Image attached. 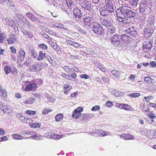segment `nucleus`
<instances>
[{
  "instance_id": "nucleus-1",
  "label": "nucleus",
  "mask_w": 156,
  "mask_h": 156,
  "mask_svg": "<svg viewBox=\"0 0 156 156\" xmlns=\"http://www.w3.org/2000/svg\"><path fill=\"white\" fill-rule=\"evenodd\" d=\"M120 10L122 13L127 17H133L136 14L135 12L131 10V7L128 6L123 5L120 8Z\"/></svg>"
},
{
  "instance_id": "nucleus-2",
  "label": "nucleus",
  "mask_w": 156,
  "mask_h": 156,
  "mask_svg": "<svg viewBox=\"0 0 156 156\" xmlns=\"http://www.w3.org/2000/svg\"><path fill=\"white\" fill-rule=\"evenodd\" d=\"M44 68L43 63L37 62L30 66L28 70L31 72L39 73Z\"/></svg>"
},
{
  "instance_id": "nucleus-3",
  "label": "nucleus",
  "mask_w": 156,
  "mask_h": 156,
  "mask_svg": "<svg viewBox=\"0 0 156 156\" xmlns=\"http://www.w3.org/2000/svg\"><path fill=\"white\" fill-rule=\"evenodd\" d=\"M120 37L119 35L115 34L110 38L112 45L115 47L118 46L120 44Z\"/></svg>"
},
{
  "instance_id": "nucleus-4",
  "label": "nucleus",
  "mask_w": 156,
  "mask_h": 156,
  "mask_svg": "<svg viewBox=\"0 0 156 156\" xmlns=\"http://www.w3.org/2000/svg\"><path fill=\"white\" fill-rule=\"evenodd\" d=\"M93 26L92 30L95 33L99 35L103 34L104 31L103 29L97 22H95L93 23Z\"/></svg>"
},
{
  "instance_id": "nucleus-5",
  "label": "nucleus",
  "mask_w": 156,
  "mask_h": 156,
  "mask_svg": "<svg viewBox=\"0 0 156 156\" xmlns=\"http://www.w3.org/2000/svg\"><path fill=\"white\" fill-rule=\"evenodd\" d=\"M27 85L25 87L24 91L28 92L31 91H35L37 89V87L34 83H32L30 82L27 81L26 82Z\"/></svg>"
},
{
  "instance_id": "nucleus-6",
  "label": "nucleus",
  "mask_w": 156,
  "mask_h": 156,
  "mask_svg": "<svg viewBox=\"0 0 156 156\" xmlns=\"http://www.w3.org/2000/svg\"><path fill=\"white\" fill-rule=\"evenodd\" d=\"M83 110V108L82 107H78L74 109L72 115L73 118L77 119L79 117V115H81L80 113Z\"/></svg>"
},
{
  "instance_id": "nucleus-7",
  "label": "nucleus",
  "mask_w": 156,
  "mask_h": 156,
  "mask_svg": "<svg viewBox=\"0 0 156 156\" xmlns=\"http://www.w3.org/2000/svg\"><path fill=\"white\" fill-rule=\"evenodd\" d=\"M83 21L84 24L88 26H91L94 23L93 18L89 16L85 17L83 18Z\"/></svg>"
},
{
  "instance_id": "nucleus-8",
  "label": "nucleus",
  "mask_w": 156,
  "mask_h": 156,
  "mask_svg": "<svg viewBox=\"0 0 156 156\" xmlns=\"http://www.w3.org/2000/svg\"><path fill=\"white\" fill-rule=\"evenodd\" d=\"M25 53L22 48H20L19 50L18 53L17 59L19 61H22L24 59L25 57Z\"/></svg>"
},
{
  "instance_id": "nucleus-9",
  "label": "nucleus",
  "mask_w": 156,
  "mask_h": 156,
  "mask_svg": "<svg viewBox=\"0 0 156 156\" xmlns=\"http://www.w3.org/2000/svg\"><path fill=\"white\" fill-rule=\"evenodd\" d=\"M73 12L75 18L77 20H79L82 16L80 10L76 7L74 9Z\"/></svg>"
},
{
  "instance_id": "nucleus-10",
  "label": "nucleus",
  "mask_w": 156,
  "mask_h": 156,
  "mask_svg": "<svg viewBox=\"0 0 156 156\" xmlns=\"http://www.w3.org/2000/svg\"><path fill=\"white\" fill-rule=\"evenodd\" d=\"M106 9L110 13H112L114 11L112 5V2L111 0L107 1L105 4Z\"/></svg>"
},
{
  "instance_id": "nucleus-11",
  "label": "nucleus",
  "mask_w": 156,
  "mask_h": 156,
  "mask_svg": "<svg viewBox=\"0 0 156 156\" xmlns=\"http://www.w3.org/2000/svg\"><path fill=\"white\" fill-rule=\"evenodd\" d=\"M153 30L152 28H147L144 30V35L146 38L151 37L152 34Z\"/></svg>"
},
{
  "instance_id": "nucleus-12",
  "label": "nucleus",
  "mask_w": 156,
  "mask_h": 156,
  "mask_svg": "<svg viewBox=\"0 0 156 156\" xmlns=\"http://www.w3.org/2000/svg\"><path fill=\"white\" fill-rule=\"evenodd\" d=\"M82 7L86 10H89L91 6V5L89 1L84 0L81 4Z\"/></svg>"
},
{
  "instance_id": "nucleus-13",
  "label": "nucleus",
  "mask_w": 156,
  "mask_h": 156,
  "mask_svg": "<svg viewBox=\"0 0 156 156\" xmlns=\"http://www.w3.org/2000/svg\"><path fill=\"white\" fill-rule=\"evenodd\" d=\"M5 20L6 24L11 27H15L16 24L15 22L12 19L6 18H5Z\"/></svg>"
},
{
  "instance_id": "nucleus-14",
  "label": "nucleus",
  "mask_w": 156,
  "mask_h": 156,
  "mask_svg": "<svg viewBox=\"0 0 156 156\" xmlns=\"http://www.w3.org/2000/svg\"><path fill=\"white\" fill-rule=\"evenodd\" d=\"M120 136L121 138H122L125 140H133L134 138V136L129 133L126 134L122 133L121 135Z\"/></svg>"
},
{
  "instance_id": "nucleus-15",
  "label": "nucleus",
  "mask_w": 156,
  "mask_h": 156,
  "mask_svg": "<svg viewBox=\"0 0 156 156\" xmlns=\"http://www.w3.org/2000/svg\"><path fill=\"white\" fill-rule=\"evenodd\" d=\"M46 53L42 51H40L39 52V55L37 56V60L38 61H41L46 58Z\"/></svg>"
},
{
  "instance_id": "nucleus-16",
  "label": "nucleus",
  "mask_w": 156,
  "mask_h": 156,
  "mask_svg": "<svg viewBox=\"0 0 156 156\" xmlns=\"http://www.w3.org/2000/svg\"><path fill=\"white\" fill-rule=\"evenodd\" d=\"M152 48V45L150 42L145 44L143 45V49L145 52H148L150 51Z\"/></svg>"
},
{
  "instance_id": "nucleus-17",
  "label": "nucleus",
  "mask_w": 156,
  "mask_h": 156,
  "mask_svg": "<svg viewBox=\"0 0 156 156\" xmlns=\"http://www.w3.org/2000/svg\"><path fill=\"white\" fill-rule=\"evenodd\" d=\"M101 23L102 25L107 27H110L112 24L111 21L105 19H101Z\"/></svg>"
},
{
  "instance_id": "nucleus-18",
  "label": "nucleus",
  "mask_w": 156,
  "mask_h": 156,
  "mask_svg": "<svg viewBox=\"0 0 156 156\" xmlns=\"http://www.w3.org/2000/svg\"><path fill=\"white\" fill-rule=\"evenodd\" d=\"M17 38L16 35H11L10 37L7 39L8 44H11L14 43L16 41Z\"/></svg>"
},
{
  "instance_id": "nucleus-19",
  "label": "nucleus",
  "mask_w": 156,
  "mask_h": 156,
  "mask_svg": "<svg viewBox=\"0 0 156 156\" xmlns=\"http://www.w3.org/2000/svg\"><path fill=\"white\" fill-rule=\"evenodd\" d=\"M126 32L129 35L134 36L136 34V31L134 27H131L127 30Z\"/></svg>"
},
{
  "instance_id": "nucleus-20",
  "label": "nucleus",
  "mask_w": 156,
  "mask_h": 156,
  "mask_svg": "<svg viewBox=\"0 0 156 156\" xmlns=\"http://www.w3.org/2000/svg\"><path fill=\"white\" fill-rule=\"evenodd\" d=\"M50 137L55 140H59L62 137V135L61 134L53 133L50 134Z\"/></svg>"
},
{
  "instance_id": "nucleus-21",
  "label": "nucleus",
  "mask_w": 156,
  "mask_h": 156,
  "mask_svg": "<svg viewBox=\"0 0 156 156\" xmlns=\"http://www.w3.org/2000/svg\"><path fill=\"white\" fill-rule=\"evenodd\" d=\"M111 73L116 78H118L120 77L121 72L115 69H114L111 71Z\"/></svg>"
},
{
  "instance_id": "nucleus-22",
  "label": "nucleus",
  "mask_w": 156,
  "mask_h": 156,
  "mask_svg": "<svg viewBox=\"0 0 156 156\" xmlns=\"http://www.w3.org/2000/svg\"><path fill=\"white\" fill-rule=\"evenodd\" d=\"M0 107L1 108V110L4 112H9L8 110H9V106L5 105V104L1 103L0 104Z\"/></svg>"
},
{
  "instance_id": "nucleus-23",
  "label": "nucleus",
  "mask_w": 156,
  "mask_h": 156,
  "mask_svg": "<svg viewBox=\"0 0 156 156\" xmlns=\"http://www.w3.org/2000/svg\"><path fill=\"white\" fill-rule=\"evenodd\" d=\"M35 102V100L32 98H28L26 101L22 102V104H31Z\"/></svg>"
},
{
  "instance_id": "nucleus-24",
  "label": "nucleus",
  "mask_w": 156,
  "mask_h": 156,
  "mask_svg": "<svg viewBox=\"0 0 156 156\" xmlns=\"http://www.w3.org/2000/svg\"><path fill=\"white\" fill-rule=\"evenodd\" d=\"M34 83L35 85L37 88L38 87H40L42 85V81L41 79H37L34 80Z\"/></svg>"
},
{
  "instance_id": "nucleus-25",
  "label": "nucleus",
  "mask_w": 156,
  "mask_h": 156,
  "mask_svg": "<svg viewBox=\"0 0 156 156\" xmlns=\"http://www.w3.org/2000/svg\"><path fill=\"white\" fill-rule=\"evenodd\" d=\"M63 118L62 114L59 113L57 114L55 117V120L56 122L61 121Z\"/></svg>"
},
{
  "instance_id": "nucleus-26",
  "label": "nucleus",
  "mask_w": 156,
  "mask_h": 156,
  "mask_svg": "<svg viewBox=\"0 0 156 156\" xmlns=\"http://www.w3.org/2000/svg\"><path fill=\"white\" fill-rule=\"evenodd\" d=\"M71 89V87L69 86V85L66 84L64 85V91L66 94H68Z\"/></svg>"
},
{
  "instance_id": "nucleus-27",
  "label": "nucleus",
  "mask_w": 156,
  "mask_h": 156,
  "mask_svg": "<svg viewBox=\"0 0 156 156\" xmlns=\"http://www.w3.org/2000/svg\"><path fill=\"white\" fill-rule=\"evenodd\" d=\"M7 1L8 2L7 4H8L9 5L11 6H14V4L12 0H0V3L2 4Z\"/></svg>"
},
{
  "instance_id": "nucleus-28",
  "label": "nucleus",
  "mask_w": 156,
  "mask_h": 156,
  "mask_svg": "<svg viewBox=\"0 0 156 156\" xmlns=\"http://www.w3.org/2000/svg\"><path fill=\"white\" fill-rule=\"evenodd\" d=\"M1 98L3 100L5 101L7 98V93L5 90L3 92H0Z\"/></svg>"
},
{
  "instance_id": "nucleus-29",
  "label": "nucleus",
  "mask_w": 156,
  "mask_h": 156,
  "mask_svg": "<svg viewBox=\"0 0 156 156\" xmlns=\"http://www.w3.org/2000/svg\"><path fill=\"white\" fill-rule=\"evenodd\" d=\"M130 37L129 36L126 34H124L122 35L121 38L122 42H124L127 41Z\"/></svg>"
},
{
  "instance_id": "nucleus-30",
  "label": "nucleus",
  "mask_w": 156,
  "mask_h": 156,
  "mask_svg": "<svg viewBox=\"0 0 156 156\" xmlns=\"http://www.w3.org/2000/svg\"><path fill=\"white\" fill-rule=\"evenodd\" d=\"M41 125V123L38 122H35L31 124L29 126L33 128H37L40 127Z\"/></svg>"
},
{
  "instance_id": "nucleus-31",
  "label": "nucleus",
  "mask_w": 156,
  "mask_h": 156,
  "mask_svg": "<svg viewBox=\"0 0 156 156\" xmlns=\"http://www.w3.org/2000/svg\"><path fill=\"white\" fill-rule=\"evenodd\" d=\"M138 1L139 0H129V2L130 5L135 7L137 6Z\"/></svg>"
},
{
  "instance_id": "nucleus-32",
  "label": "nucleus",
  "mask_w": 156,
  "mask_h": 156,
  "mask_svg": "<svg viewBox=\"0 0 156 156\" xmlns=\"http://www.w3.org/2000/svg\"><path fill=\"white\" fill-rule=\"evenodd\" d=\"M121 109H123L127 111H129L131 109V107L128 104H122Z\"/></svg>"
},
{
  "instance_id": "nucleus-33",
  "label": "nucleus",
  "mask_w": 156,
  "mask_h": 156,
  "mask_svg": "<svg viewBox=\"0 0 156 156\" xmlns=\"http://www.w3.org/2000/svg\"><path fill=\"white\" fill-rule=\"evenodd\" d=\"M36 111L30 110H27L25 112V114L29 115H34L36 114Z\"/></svg>"
},
{
  "instance_id": "nucleus-34",
  "label": "nucleus",
  "mask_w": 156,
  "mask_h": 156,
  "mask_svg": "<svg viewBox=\"0 0 156 156\" xmlns=\"http://www.w3.org/2000/svg\"><path fill=\"white\" fill-rule=\"evenodd\" d=\"M73 0H66V4L69 7H72L75 5Z\"/></svg>"
},
{
  "instance_id": "nucleus-35",
  "label": "nucleus",
  "mask_w": 156,
  "mask_h": 156,
  "mask_svg": "<svg viewBox=\"0 0 156 156\" xmlns=\"http://www.w3.org/2000/svg\"><path fill=\"white\" fill-rule=\"evenodd\" d=\"M11 69L10 66H6L4 67V70L6 75H8L11 72Z\"/></svg>"
},
{
  "instance_id": "nucleus-36",
  "label": "nucleus",
  "mask_w": 156,
  "mask_h": 156,
  "mask_svg": "<svg viewBox=\"0 0 156 156\" xmlns=\"http://www.w3.org/2000/svg\"><path fill=\"white\" fill-rule=\"evenodd\" d=\"M147 117L151 119H155L156 117V116L154 113L153 111L149 113H147Z\"/></svg>"
},
{
  "instance_id": "nucleus-37",
  "label": "nucleus",
  "mask_w": 156,
  "mask_h": 156,
  "mask_svg": "<svg viewBox=\"0 0 156 156\" xmlns=\"http://www.w3.org/2000/svg\"><path fill=\"white\" fill-rule=\"evenodd\" d=\"M141 94L140 93H131L129 95V96L131 98L138 97L140 96Z\"/></svg>"
},
{
  "instance_id": "nucleus-38",
  "label": "nucleus",
  "mask_w": 156,
  "mask_h": 156,
  "mask_svg": "<svg viewBox=\"0 0 156 156\" xmlns=\"http://www.w3.org/2000/svg\"><path fill=\"white\" fill-rule=\"evenodd\" d=\"M38 48H41L44 50H46L47 49L48 47L44 44H39L38 45Z\"/></svg>"
},
{
  "instance_id": "nucleus-39",
  "label": "nucleus",
  "mask_w": 156,
  "mask_h": 156,
  "mask_svg": "<svg viewBox=\"0 0 156 156\" xmlns=\"http://www.w3.org/2000/svg\"><path fill=\"white\" fill-rule=\"evenodd\" d=\"M51 111H52V110L51 109L45 108L42 111V114L43 115H45Z\"/></svg>"
},
{
  "instance_id": "nucleus-40",
  "label": "nucleus",
  "mask_w": 156,
  "mask_h": 156,
  "mask_svg": "<svg viewBox=\"0 0 156 156\" xmlns=\"http://www.w3.org/2000/svg\"><path fill=\"white\" fill-rule=\"evenodd\" d=\"M5 34L3 33H0V43H2L5 39Z\"/></svg>"
},
{
  "instance_id": "nucleus-41",
  "label": "nucleus",
  "mask_w": 156,
  "mask_h": 156,
  "mask_svg": "<svg viewBox=\"0 0 156 156\" xmlns=\"http://www.w3.org/2000/svg\"><path fill=\"white\" fill-rule=\"evenodd\" d=\"M47 59L48 61L53 65H54L56 64L55 60L52 59L50 56H48Z\"/></svg>"
},
{
  "instance_id": "nucleus-42",
  "label": "nucleus",
  "mask_w": 156,
  "mask_h": 156,
  "mask_svg": "<svg viewBox=\"0 0 156 156\" xmlns=\"http://www.w3.org/2000/svg\"><path fill=\"white\" fill-rule=\"evenodd\" d=\"M12 136L14 139L16 140L21 139L22 138V136L18 134H12Z\"/></svg>"
},
{
  "instance_id": "nucleus-43",
  "label": "nucleus",
  "mask_w": 156,
  "mask_h": 156,
  "mask_svg": "<svg viewBox=\"0 0 156 156\" xmlns=\"http://www.w3.org/2000/svg\"><path fill=\"white\" fill-rule=\"evenodd\" d=\"M17 115L19 120L21 121H24L26 119L24 116L21 114H19Z\"/></svg>"
},
{
  "instance_id": "nucleus-44",
  "label": "nucleus",
  "mask_w": 156,
  "mask_h": 156,
  "mask_svg": "<svg viewBox=\"0 0 156 156\" xmlns=\"http://www.w3.org/2000/svg\"><path fill=\"white\" fill-rule=\"evenodd\" d=\"M23 122L25 123L29 124V125L32 123L33 122V120L30 118H26L24 121Z\"/></svg>"
},
{
  "instance_id": "nucleus-45",
  "label": "nucleus",
  "mask_w": 156,
  "mask_h": 156,
  "mask_svg": "<svg viewBox=\"0 0 156 156\" xmlns=\"http://www.w3.org/2000/svg\"><path fill=\"white\" fill-rule=\"evenodd\" d=\"M152 80V79L150 77L147 76L145 77L144 81L145 83L149 84L151 82Z\"/></svg>"
},
{
  "instance_id": "nucleus-46",
  "label": "nucleus",
  "mask_w": 156,
  "mask_h": 156,
  "mask_svg": "<svg viewBox=\"0 0 156 156\" xmlns=\"http://www.w3.org/2000/svg\"><path fill=\"white\" fill-rule=\"evenodd\" d=\"M86 54L91 55L92 54H95V52L92 49L89 48L87 49V50L86 51Z\"/></svg>"
},
{
  "instance_id": "nucleus-47",
  "label": "nucleus",
  "mask_w": 156,
  "mask_h": 156,
  "mask_svg": "<svg viewBox=\"0 0 156 156\" xmlns=\"http://www.w3.org/2000/svg\"><path fill=\"white\" fill-rule=\"evenodd\" d=\"M154 97L153 96H148L147 97H145L144 98V99L145 100V101L146 102H148L150 100L152 99Z\"/></svg>"
},
{
  "instance_id": "nucleus-48",
  "label": "nucleus",
  "mask_w": 156,
  "mask_h": 156,
  "mask_svg": "<svg viewBox=\"0 0 156 156\" xmlns=\"http://www.w3.org/2000/svg\"><path fill=\"white\" fill-rule=\"evenodd\" d=\"M82 116V118L80 119L81 121H83L89 117L90 118V116H92L91 114H83Z\"/></svg>"
},
{
  "instance_id": "nucleus-49",
  "label": "nucleus",
  "mask_w": 156,
  "mask_h": 156,
  "mask_svg": "<svg viewBox=\"0 0 156 156\" xmlns=\"http://www.w3.org/2000/svg\"><path fill=\"white\" fill-rule=\"evenodd\" d=\"M98 68L103 72H105L106 71L105 67L103 65L101 64L98 65Z\"/></svg>"
},
{
  "instance_id": "nucleus-50",
  "label": "nucleus",
  "mask_w": 156,
  "mask_h": 156,
  "mask_svg": "<svg viewBox=\"0 0 156 156\" xmlns=\"http://www.w3.org/2000/svg\"><path fill=\"white\" fill-rule=\"evenodd\" d=\"M52 45L54 49L56 51H58L59 50V47L56 43H53Z\"/></svg>"
},
{
  "instance_id": "nucleus-51",
  "label": "nucleus",
  "mask_w": 156,
  "mask_h": 156,
  "mask_svg": "<svg viewBox=\"0 0 156 156\" xmlns=\"http://www.w3.org/2000/svg\"><path fill=\"white\" fill-rule=\"evenodd\" d=\"M46 39L48 40L47 42L50 45H52V43H53L52 38L50 36H49Z\"/></svg>"
},
{
  "instance_id": "nucleus-52",
  "label": "nucleus",
  "mask_w": 156,
  "mask_h": 156,
  "mask_svg": "<svg viewBox=\"0 0 156 156\" xmlns=\"http://www.w3.org/2000/svg\"><path fill=\"white\" fill-rule=\"evenodd\" d=\"M100 109V107L99 105H96L94 106L91 109L93 111H99Z\"/></svg>"
},
{
  "instance_id": "nucleus-53",
  "label": "nucleus",
  "mask_w": 156,
  "mask_h": 156,
  "mask_svg": "<svg viewBox=\"0 0 156 156\" xmlns=\"http://www.w3.org/2000/svg\"><path fill=\"white\" fill-rule=\"evenodd\" d=\"M11 72L13 75L17 74V69L15 67H13L11 69Z\"/></svg>"
},
{
  "instance_id": "nucleus-54",
  "label": "nucleus",
  "mask_w": 156,
  "mask_h": 156,
  "mask_svg": "<svg viewBox=\"0 0 156 156\" xmlns=\"http://www.w3.org/2000/svg\"><path fill=\"white\" fill-rule=\"evenodd\" d=\"M130 22L127 19L124 18L122 23L123 25H126L130 23Z\"/></svg>"
},
{
  "instance_id": "nucleus-55",
  "label": "nucleus",
  "mask_w": 156,
  "mask_h": 156,
  "mask_svg": "<svg viewBox=\"0 0 156 156\" xmlns=\"http://www.w3.org/2000/svg\"><path fill=\"white\" fill-rule=\"evenodd\" d=\"M107 106L108 108H111L113 105L112 102L110 101H108L106 103Z\"/></svg>"
},
{
  "instance_id": "nucleus-56",
  "label": "nucleus",
  "mask_w": 156,
  "mask_h": 156,
  "mask_svg": "<svg viewBox=\"0 0 156 156\" xmlns=\"http://www.w3.org/2000/svg\"><path fill=\"white\" fill-rule=\"evenodd\" d=\"M102 80L105 83H108L109 82V79L106 76L103 77Z\"/></svg>"
},
{
  "instance_id": "nucleus-57",
  "label": "nucleus",
  "mask_w": 156,
  "mask_h": 156,
  "mask_svg": "<svg viewBox=\"0 0 156 156\" xmlns=\"http://www.w3.org/2000/svg\"><path fill=\"white\" fill-rule=\"evenodd\" d=\"M80 78L82 79H88L89 78V76L86 74H81L80 76Z\"/></svg>"
},
{
  "instance_id": "nucleus-58",
  "label": "nucleus",
  "mask_w": 156,
  "mask_h": 156,
  "mask_svg": "<svg viewBox=\"0 0 156 156\" xmlns=\"http://www.w3.org/2000/svg\"><path fill=\"white\" fill-rule=\"evenodd\" d=\"M31 52L32 57L34 58H36L37 56V53L34 50L31 51Z\"/></svg>"
},
{
  "instance_id": "nucleus-59",
  "label": "nucleus",
  "mask_w": 156,
  "mask_h": 156,
  "mask_svg": "<svg viewBox=\"0 0 156 156\" xmlns=\"http://www.w3.org/2000/svg\"><path fill=\"white\" fill-rule=\"evenodd\" d=\"M10 49L12 52L14 54L16 53V50L15 48L14 47H10Z\"/></svg>"
},
{
  "instance_id": "nucleus-60",
  "label": "nucleus",
  "mask_w": 156,
  "mask_h": 156,
  "mask_svg": "<svg viewBox=\"0 0 156 156\" xmlns=\"http://www.w3.org/2000/svg\"><path fill=\"white\" fill-rule=\"evenodd\" d=\"M27 34L25 33V35L29 38H32L33 37V34L30 32H26Z\"/></svg>"
},
{
  "instance_id": "nucleus-61",
  "label": "nucleus",
  "mask_w": 156,
  "mask_h": 156,
  "mask_svg": "<svg viewBox=\"0 0 156 156\" xmlns=\"http://www.w3.org/2000/svg\"><path fill=\"white\" fill-rule=\"evenodd\" d=\"M101 15L103 16H107V11L105 10H102L100 12Z\"/></svg>"
},
{
  "instance_id": "nucleus-62",
  "label": "nucleus",
  "mask_w": 156,
  "mask_h": 156,
  "mask_svg": "<svg viewBox=\"0 0 156 156\" xmlns=\"http://www.w3.org/2000/svg\"><path fill=\"white\" fill-rule=\"evenodd\" d=\"M150 66L155 68L156 67V62L155 61H151L150 63Z\"/></svg>"
},
{
  "instance_id": "nucleus-63",
  "label": "nucleus",
  "mask_w": 156,
  "mask_h": 156,
  "mask_svg": "<svg viewBox=\"0 0 156 156\" xmlns=\"http://www.w3.org/2000/svg\"><path fill=\"white\" fill-rule=\"evenodd\" d=\"M15 96L18 99L21 98L22 97L21 93L19 92L16 93L15 94Z\"/></svg>"
},
{
  "instance_id": "nucleus-64",
  "label": "nucleus",
  "mask_w": 156,
  "mask_h": 156,
  "mask_svg": "<svg viewBox=\"0 0 156 156\" xmlns=\"http://www.w3.org/2000/svg\"><path fill=\"white\" fill-rule=\"evenodd\" d=\"M136 77V75H135L132 74L131 75L128 77L129 79L133 81L135 79Z\"/></svg>"
}]
</instances>
